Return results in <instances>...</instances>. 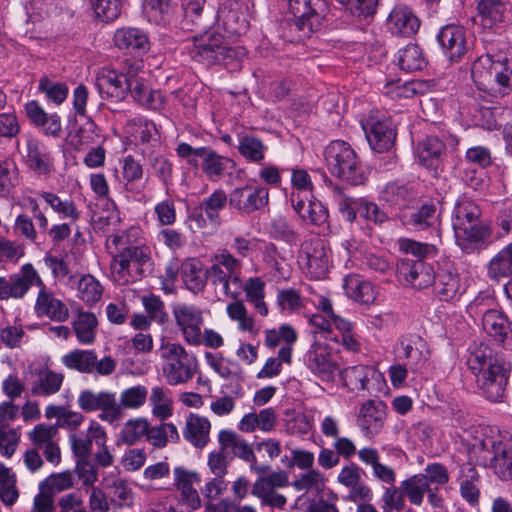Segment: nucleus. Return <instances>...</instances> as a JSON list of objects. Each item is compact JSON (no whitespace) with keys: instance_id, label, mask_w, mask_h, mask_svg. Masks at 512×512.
I'll return each instance as SVG.
<instances>
[{"instance_id":"36","label":"nucleus","mask_w":512,"mask_h":512,"mask_svg":"<svg viewBox=\"0 0 512 512\" xmlns=\"http://www.w3.org/2000/svg\"><path fill=\"white\" fill-rule=\"evenodd\" d=\"M128 93L141 106L159 110L164 106L165 98L160 90H152L144 77L131 83Z\"/></svg>"},{"instance_id":"17","label":"nucleus","mask_w":512,"mask_h":512,"mask_svg":"<svg viewBox=\"0 0 512 512\" xmlns=\"http://www.w3.org/2000/svg\"><path fill=\"white\" fill-rule=\"evenodd\" d=\"M305 363L308 369L322 381H333L339 367L327 345L316 342L307 351Z\"/></svg>"},{"instance_id":"19","label":"nucleus","mask_w":512,"mask_h":512,"mask_svg":"<svg viewBox=\"0 0 512 512\" xmlns=\"http://www.w3.org/2000/svg\"><path fill=\"white\" fill-rule=\"evenodd\" d=\"M57 435V426L45 423L36 425L28 433V439L33 444V448L42 452L45 459L53 465H57L61 461Z\"/></svg>"},{"instance_id":"28","label":"nucleus","mask_w":512,"mask_h":512,"mask_svg":"<svg viewBox=\"0 0 512 512\" xmlns=\"http://www.w3.org/2000/svg\"><path fill=\"white\" fill-rule=\"evenodd\" d=\"M182 27L187 30H205L213 24V9L205 7V0H183Z\"/></svg>"},{"instance_id":"29","label":"nucleus","mask_w":512,"mask_h":512,"mask_svg":"<svg viewBox=\"0 0 512 512\" xmlns=\"http://www.w3.org/2000/svg\"><path fill=\"white\" fill-rule=\"evenodd\" d=\"M477 9L483 26L492 27L512 19V4L509 0H478Z\"/></svg>"},{"instance_id":"16","label":"nucleus","mask_w":512,"mask_h":512,"mask_svg":"<svg viewBox=\"0 0 512 512\" xmlns=\"http://www.w3.org/2000/svg\"><path fill=\"white\" fill-rule=\"evenodd\" d=\"M268 201V189L262 186L245 185L233 189L229 194V205L242 214L260 210Z\"/></svg>"},{"instance_id":"45","label":"nucleus","mask_w":512,"mask_h":512,"mask_svg":"<svg viewBox=\"0 0 512 512\" xmlns=\"http://www.w3.org/2000/svg\"><path fill=\"white\" fill-rule=\"evenodd\" d=\"M340 376L346 386H353L352 389L369 390V380L380 377V374L372 367L357 365L345 368Z\"/></svg>"},{"instance_id":"25","label":"nucleus","mask_w":512,"mask_h":512,"mask_svg":"<svg viewBox=\"0 0 512 512\" xmlns=\"http://www.w3.org/2000/svg\"><path fill=\"white\" fill-rule=\"evenodd\" d=\"M414 153L420 165L437 170L446 154V145L437 136H427L417 143Z\"/></svg>"},{"instance_id":"13","label":"nucleus","mask_w":512,"mask_h":512,"mask_svg":"<svg viewBox=\"0 0 512 512\" xmlns=\"http://www.w3.org/2000/svg\"><path fill=\"white\" fill-rule=\"evenodd\" d=\"M226 41L218 32L204 31L193 37L189 56L195 62L206 66L217 65L219 57L224 51Z\"/></svg>"},{"instance_id":"38","label":"nucleus","mask_w":512,"mask_h":512,"mask_svg":"<svg viewBox=\"0 0 512 512\" xmlns=\"http://www.w3.org/2000/svg\"><path fill=\"white\" fill-rule=\"evenodd\" d=\"M222 450L231 449L234 456L245 462H256V455L252 445L231 430H221L218 435Z\"/></svg>"},{"instance_id":"42","label":"nucleus","mask_w":512,"mask_h":512,"mask_svg":"<svg viewBox=\"0 0 512 512\" xmlns=\"http://www.w3.org/2000/svg\"><path fill=\"white\" fill-rule=\"evenodd\" d=\"M98 320L94 313L89 311H77V317L72 326L77 340L82 345H90L95 341Z\"/></svg>"},{"instance_id":"32","label":"nucleus","mask_w":512,"mask_h":512,"mask_svg":"<svg viewBox=\"0 0 512 512\" xmlns=\"http://www.w3.org/2000/svg\"><path fill=\"white\" fill-rule=\"evenodd\" d=\"M387 26L392 34L410 37L418 31L420 22L410 8L397 6L391 11Z\"/></svg>"},{"instance_id":"26","label":"nucleus","mask_w":512,"mask_h":512,"mask_svg":"<svg viewBox=\"0 0 512 512\" xmlns=\"http://www.w3.org/2000/svg\"><path fill=\"white\" fill-rule=\"evenodd\" d=\"M301 259L309 273L317 278L324 276L328 271L329 255L322 239L305 242Z\"/></svg>"},{"instance_id":"12","label":"nucleus","mask_w":512,"mask_h":512,"mask_svg":"<svg viewBox=\"0 0 512 512\" xmlns=\"http://www.w3.org/2000/svg\"><path fill=\"white\" fill-rule=\"evenodd\" d=\"M175 323L186 344L200 342V333L204 325V311L189 303H179L172 310Z\"/></svg>"},{"instance_id":"54","label":"nucleus","mask_w":512,"mask_h":512,"mask_svg":"<svg viewBox=\"0 0 512 512\" xmlns=\"http://www.w3.org/2000/svg\"><path fill=\"white\" fill-rule=\"evenodd\" d=\"M103 293V287L100 282L92 275H83L77 283V297L92 306L97 303Z\"/></svg>"},{"instance_id":"30","label":"nucleus","mask_w":512,"mask_h":512,"mask_svg":"<svg viewBox=\"0 0 512 512\" xmlns=\"http://www.w3.org/2000/svg\"><path fill=\"white\" fill-rule=\"evenodd\" d=\"M417 198L412 186L400 181L388 182L380 192V200L390 207L399 209V212L402 208H408Z\"/></svg>"},{"instance_id":"53","label":"nucleus","mask_w":512,"mask_h":512,"mask_svg":"<svg viewBox=\"0 0 512 512\" xmlns=\"http://www.w3.org/2000/svg\"><path fill=\"white\" fill-rule=\"evenodd\" d=\"M400 489L412 505L421 506L426 490H428V484L422 473H419L402 481L400 483Z\"/></svg>"},{"instance_id":"11","label":"nucleus","mask_w":512,"mask_h":512,"mask_svg":"<svg viewBox=\"0 0 512 512\" xmlns=\"http://www.w3.org/2000/svg\"><path fill=\"white\" fill-rule=\"evenodd\" d=\"M62 363L69 369L101 376H108L116 369V361L111 356L99 360L94 350H73L62 357Z\"/></svg>"},{"instance_id":"61","label":"nucleus","mask_w":512,"mask_h":512,"mask_svg":"<svg viewBox=\"0 0 512 512\" xmlns=\"http://www.w3.org/2000/svg\"><path fill=\"white\" fill-rule=\"evenodd\" d=\"M146 438L153 446L162 448L167 444L168 440L178 441L179 433L174 424L162 423L159 426L148 427Z\"/></svg>"},{"instance_id":"31","label":"nucleus","mask_w":512,"mask_h":512,"mask_svg":"<svg viewBox=\"0 0 512 512\" xmlns=\"http://www.w3.org/2000/svg\"><path fill=\"white\" fill-rule=\"evenodd\" d=\"M115 45L127 53L143 55L150 48L147 34L139 28L124 27L114 34Z\"/></svg>"},{"instance_id":"56","label":"nucleus","mask_w":512,"mask_h":512,"mask_svg":"<svg viewBox=\"0 0 512 512\" xmlns=\"http://www.w3.org/2000/svg\"><path fill=\"white\" fill-rule=\"evenodd\" d=\"M229 202V197L222 189L215 190L210 196L205 198L200 209L204 211L209 221L217 226L221 224L220 211Z\"/></svg>"},{"instance_id":"15","label":"nucleus","mask_w":512,"mask_h":512,"mask_svg":"<svg viewBox=\"0 0 512 512\" xmlns=\"http://www.w3.org/2000/svg\"><path fill=\"white\" fill-rule=\"evenodd\" d=\"M216 20L229 35H241L248 29L247 7L236 0H228L222 3L216 14L213 13V21Z\"/></svg>"},{"instance_id":"43","label":"nucleus","mask_w":512,"mask_h":512,"mask_svg":"<svg viewBox=\"0 0 512 512\" xmlns=\"http://www.w3.org/2000/svg\"><path fill=\"white\" fill-rule=\"evenodd\" d=\"M483 330L495 340L503 342L510 331L508 317L499 309L486 312L482 317Z\"/></svg>"},{"instance_id":"46","label":"nucleus","mask_w":512,"mask_h":512,"mask_svg":"<svg viewBox=\"0 0 512 512\" xmlns=\"http://www.w3.org/2000/svg\"><path fill=\"white\" fill-rule=\"evenodd\" d=\"M436 294L443 301H449L456 297L460 288L459 276L456 272L442 269L435 274L433 282Z\"/></svg>"},{"instance_id":"40","label":"nucleus","mask_w":512,"mask_h":512,"mask_svg":"<svg viewBox=\"0 0 512 512\" xmlns=\"http://www.w3.org/2000/svg\"><path fill=\"white\" fill-rule=\"evenodd\" d=\"M32 383L31 393L34 396L48 397L56 394L62 387L64 375L48 368L40 369Z\"/></svg>"},{"instance_id":"62","label":"nucleus","mask_w":512,"mask_h":512,"mask_svg":"<svg viewBox=\"0 0 512 512\" xmlns=\"http://www.w3.org/2000/svg\"><path fill=\"white\" fill-rule=\"evenodd\" d=\"M41 196L56 213L61 215V217L68 218L73 222L79 219L80 213L73 201L61 200L56 194L51 192H42Z\"/></svg>"},{"instance_id":"10","label":"nucleus","mask_w":512,"mask_h":512,"mask_svg":"<svg viewBox=\"0 0 512 512\" xmlns=\"http://www.w3.org/2000/svg\"><path fill=\"white\" fill-rule=\"evenodd\" d=\"M42 278L31 263L24 264L17 273L0 277V300L22 299L31 287L41 286Z\"/></svg>"},{"instance_id":"22","label":"nucleus","mask_w":512,"mask_h":512,"mask_svg":"<svg viewBox=\"0 0 512 512\" xmlns=\"http://www.w3.org/2000/svg\"><path fill=\"white\" fill-rule=\"evenodd\" d=\"M39 288L34 312L38 317H46L51 321L65 322L69 318V309L67 305L50 291L42 281Z\"/></svg>"},{"instance_id":"21","label":"nucleus","mask_w":512,"mask_h":512,"mask_svg":"<svg viewBox=\"0 0 512 512\" xmlns=\"http://www.w3.org/2000/svg\"><path fill=\"white\" fill-rule=\"evenodd\" d=\"M385 416L386 404L379 399H370L361 405L357 425L364 436L372 438L380 432Z\"/></svg>"},{"instance_id":"23","label":"nucleus","mask_w":512,"mask_h":512,"mask_svg":"<svg viewBox=\"0 0 512 512\" xmlns=\"http://www.w3.org/2000/svg\"><path fill=\"white\" fill-rule=\"evenodd\" d=\"M437 41L451 62L459 61L467 52L466 34L461 26L442 27L437 35Z\"/></svg>"},{"instance_id":"41","label":"nucleus","mask_w":512,"mask_h":512,"mask_svg":"<svg viewBox=\"0 0 512 512\" xmlns=\"http://www.w3.org/2000/svg\"><path fill=\"white\" fill-rule=\"evenodd\" d=\"M200 160L202 171L211 181L221 179L233 163L229 158L219 155L210 147H206Z\"/></svg>"},{"instance_id":"33","label":"nucleus","mask_w":512,"mask_h":512,"mask_svg":"<svg viewBox=\"0 0 512 512\" xmlns=\"http://www.w3.org/2000/svg\"><path fill=\"white\" fill-rule=\"evenodd\" d=\"M343 289L347 297L360 304L369 305L377 299L376 287L357 274H351L344 278Z\"/></svg>"},{"instance_id":"34","label":"nucleus","mask_w":512,"mask_h":512,"mask_svg":"<svg viewBox=\"0 0 512 512\" xmlns=\"http://www.w3.org/2000/svg\"><path fill=\"white\" fill-rule=\"evenodd\" d=\"M25 164L37 175H48L52 169L50 151L38 140H28L26 144Z\"/></svg>"},{"instance_id":"49","label":"nucleus","mask_w":512,"mask_h":512,"mask_svg":"<svg viewBox=\"0 0 512 512\" xmlns=\"http://www.w3.org/2000/svg\"><path fill=\"white\" fill-rule=\"evenodd\" d=\"M424 84L421 81L400 80L388 81L382 88V92L393 100L408 99L423 93Z\"/></svg>"},{"instance_id":"37","label":"nucleus","mask_w":512,"mask_h":512,"mask_svg":"<svg viewBox=\"0 0 512 512\" xmlns=\"http://www.w3.org/2000/svg\"><path fill=\"white\" fill-rule=\"evenodd\" d=\"M493 457L489 467L502 481L512 480V449L505 443L492 442Z\"/></svg>"},{"instance_id":"7","label":"nucleus","mask_w":512,"mask_h":512,"mask_svg":"<svg viewBox=\"0 0 512 512\" xmlns=\"http://www.w3.org/2000/svg\"><path fill=\"white\" fill-rule=\"evenodd\" d=\"M287 3L295 27L302 37H310L320 29L328 11L325 0H287Z\"/></svg>"},{"instance_id":"59","label":"nucleus","mask_w":512,"mask_h":512,"mask_svg":"<svg viewBox=\"0 0 512 512\" xmlns=\"http://www.w3.org/2000/svg\"><path fill=\"white\" fill-rule=\"evenodd\" d=\"M148 396L145 386L137 385L127 388L120 394L118 405L120 406V419L123 417V409H137L144 405Z\"/></svg>"},{"instance_id":"50","label":"nucleus","mask_w":512,"mask_h":512,"mask_svg":"<svg viewBox=\"0 0 512 512\" xmlns=\"http://www.w3.org/2000/svg\"><path fill=\"white\" fill-rule=\"evenodd\" d=\"M242 290L245 292L246 300L253 304L256 311L266 316L268 308L264 302L265 283L259 277H251L245 283L242 281Z\"/></svg>"},{"instance_id":"1","label":"nucleus","mask_w":512,"mask_h":512,"mask_svg":"<svg viewBox=\"0 0 512 512\" xmlns=\"http://www.w3.org/2000/svg\"><path fill=\"white\" fill-rule=\"evenodd\" d=\"M140 229L131 227L121 234H112L106 248L112 255L110 264L114 279L121 285L135 283L153 271L151 249L138 244Z\"/></svg>"},{"instance_id":"64","label":"nucleus","mask_w":512,"mask_h":512,"mask_svg":"<svg viewBox=\"0 0 512 512\" xmlns=\"http://www.w3.org/2000/svg\"><path fill=\"white\" fill-rule=\"evenodd\" d=\"M38 89L45 94L49 101L57 105L63 103L69 93V88L65 83L56 82L47 77L40 79Z\"/></svg>"},{"instance_id":"58","label":"nucleus","mask_w":512,"mask_h":512,"mask_svg":"<svg viewBox=\"0 0 512 512\" xmlns=\"http://www.w3.org/2000/svg\"><path fill=\"white\" fill-rule=\"evenodd\" d=\"M95 17L102 22L109 23L116 20L122 11V0H90Z\"/></svg>"},{"instance_id":"44","label":"nucleus","mask_w":512,"mask_h":512,"mask_svg":"<svg viewBox=\"0 0 512 512\" xmlns=\"http://www.w3.org/2000/svg\"><path fill=\"white\" fill-rule=\"evenodd\" d=\"M481 209L470 198L463 195L461 196L454 207L452 215L453 229L465 226L468 223L480 221Z\"/></svg>"},{"instance_id":"24","label":"nucleus","mask_w":512,"mask_h":512,"mask_svg":"<svg viewBox=\"0 0 512 512\" xmlns=\"http://www.w3.org/2000/svg\"><path fill=\"white\" fill-rule=\"evenodd\" d=\"M174 473V485L180 492L181 500L193 510L201 507V498L198 491L193 487L201 481L200 475L184 467H176Z\"/></svg>"},{"instance_id":"27","label":"nucleus","mask_w":512,"mask_h":512,"mask_svg":"<svg viewBox=\"0 0 512 512\" xmlns=\"http://www.w3.org/2000/svg\"><path fill=\"white\" fill-rule=\"evenodd\" d=\"M95 86L103 98L117 100H123L129 90L127 79H123L117 70L107 68H103L97 73Z\"/></svg>"},{"instance_id":"5","label":"nucleus","mask_w":512,"mask_h":512,"mask_svg":"<svg viewBox=\"0 0 512 512\" xmlns=\"http://www.w3.org/2000/svg\"><path fill=\"white\" fill-rule=\"evenodd\" d=\"M471 76L480 90H498L505 94L512 89V59L493 60L490 55L480 56L472 65Z\"/></svg>"},{"instance_id":"14","label":"nucleus","mask_w":512,"mask_h":512,"mask_svg":"<svg viewBox=\"0 0 512 512\" xmlns=\"http://www.w3.org/2000/svg\"><path fill=\"white\" fill-rule=\"evenodd\" d=\"M453 230L456 245L466 254H473L485 249L492 236L489 224L481 220Z\"/></svg>"},{"instance_id":"8","label":"nucleus","mask_w":512,"mask_h":512,"mask_svg":"<svg viewBox=\"0 0 512 512\" xmlns=\"http://www.w3.org/2000/svg\"><path fill=\"white\" fill-rule=\"evenodd\" d=\"M398 217L406 228L413 231L433 229L441 237L440 212L437 205L431 200L415 201L408 208H402Z\"/></svg>"},{"instance_id":"3","label":"nucleus","mask_w":512,"mask_h":512,"mask_svg":"<svg viewBox=\"0 0 512 512\" xmlns=\"http://www.w3.org/2000/svg\"><path fill=\"white\" fill-rule=\"evenodd\" d=\"M159 356L162 376L170 386L188 383L199 369L197 357L177 342L162 341Z\"/></svg>"},{"instance_id":"4","label":"nucleus","mask_w":512,"mask_h":512,"mask_svg":"<svg viewBox=\"0 0 512 512\" xmlns=\"http://www.w3.org/2000/svg\"><path fill=\"white\" fill-rule=\"evenodd\" d=\"M205 278L216 294L238 299L242 291V261L228 250H220L213 256V264L206 269Z\"/></svg>"},{"instance_id":"55","label":"nucleus","mask_w":512,"mask_h":512,"mask_svg":"<svg viewBox=\"0 0 512 512\" xmlns=\"http://www.w3.org/2000/svg\"><path fill=\"white\" fill-rule=\"evenodd\" d=\"M400 69L406 72L421 70L426 61L420 47L416 44H409L400 49L397 56Z\"/></svg>"},{"instance_id":"63","label":"nucleus","mask_w":512,"mask_h":512,"mask_svg":"<svg viewBox=\"0 0 512 512\" xmlns=\"http://www.w3.org/2000/svg\"><path fill=\"white\" fill-rule=\"evenodd\" d=\"M148 432V422L137 418L128 420L120 431V440L127 445H134Z\"/></svg>"},{"instance_id":"60","label":"nucleus","mask_w":512,"mask_h":512,"mask_svg":"<svg viewBox=\"0 0 512 512\" xmlns=\"http://www.w3.org/2000/svg\"><path fill=\"white\" fill-rule=\"evenodd\" d=\"M324 475L315 469H310L306 473L298 475L292 482V487L297 491H315L321 492L325 487Z\"/></svg>"},{"instance_id":"20","label":"nucleus","mask_w":512,"mask_h":512,"mask_svg":"<svg viewBox=\"0 0 512 512\" xmlns=\"http://www.w3.org/2000/svg\"><path fill=\"white\" fill-rule=\"evenodd\" d=\"M401 281L415 289H425L435 281L433 267L423 260L402 259L397 265Z\"/></svg>"},{"instance_id":"48","label":"nucleus","mask_w":512,"mask_h":512,"mask_svg":"<svg viewBox=\"0 0 512 512\" xmlns=\"http://www.w3.org/2000/svg\"><path fill=\"white\" fill-rule=\"evenodd\" d=\"M174 11L171 0H144L143 13L149 22L165 25L170 22Z\"/></svg>"},{"instance_id":"47","label":"nucleus","mask_w":512,"mask_h":512,"mask_svg":"<svg viewBox=\"0 0 512 512\" xmlns=\"http://www.w3.org/2000/svg\"><path fill=\"white\" fill-rule=\"evenodd\" d=\"M488 276L495 281L512 276V243L502 248L489 261Z\"/></svg>"},{"instance_id":"18","label":"nucleus","mask_w":512,"mask_h":512,"mask_svg":"<svg viewBox=\"0 0 512 512\" xmlns=\"http://www.w3.org/2000/svg\"><path fill=\"white\" fill-rule=\"evenodd\" d=\"M361 126L373 150L384 152L393 146L396 130L391 120L379 119L371 115L361 122Z\"/></svg>"},{"instance_id":"9","label":"nucleus","mask_w":512,"mask_h":512,"mask_svg":"<svg viewBox=\"0 0 512 512\" xmlns=\"http://www.w3.org/2000/svg\"><path fill=\"white\" fill-rule=\"evenodd\" d=\"M77 404L86 413L99 411V419L104 422L112 424L120 420V406L115 392L84 389L78 395Z\"/></svg>"},{"instance_id":"39","label":"nucleus","mask_w":512,"mask_h":512,"mask_svg":"<svg viewBox=\"0 0 512 512\" xmlns=\"http://www.w3.org/2000/svg\"><path fill=\"white\" fill-rule=\"evenodd\" d=\"M459 485L461 497L470 505H476L480 498V476L471 464L462 465L459 470Z\"/></svg>"},{"instance_id":"57","label":"nucleus","mask_w":512,"mask_h":512,"mask_svg":"<svg viewBox=\"0 0 512 512\" xmlns=\"http://www.w3.org/2000/svg\"><path fill=\"white\" fill-rule=\"evenodd\" d=\"M168 389L162 386H154L149 396L154 416L164 420L172 415V400L168 395Z\"/></svg>"},{"instance_id":"51","label":"nucleus","mask_w":512,"mask_h":512,"mask_svg":"<svg viewBox=\"0 0 512 512\" xmlns=\"http://www.w3.org/2000/svg\"><path fill=\"white\" fill-rule=\"evenodd\" d=\"M331 193L332 199L343 218L350 223L354 222L359 211L361 198L348 196L345 191L337 185L331 187Z\"/></svg>"},{"instance_id":"2","label":"nucleus","mask_w":512,"mask_h":512,"mask_svg":"<svg viewBox=\"0 0 512 512\" xmlns=\"http://www.w3.org/2000/svg\"><path fill=\"white\" fill-rule=\"evenodd\" d=\"M466 365L480 393L489 401H501L505 395L510 366L484 343L469 349Z\"/></svg>"},{"instance_id":"35","label":"nucleus","mask_w":512,"mask_h":512,"mask_svg":"<svg viewBox=\"0 0 512 512\" xmlns=\"http://www.w3.org/2000/svg\"><path fill=\"white\" fill-rule=\"evenodd\" d=\"M210 429L211 424L206 417L190 413L186 418L183 437L193 446L202 448L209 442Z\"/></svg>"},{"instance_id":"52","label":"nucleus","mask_w":512,"mask_h":512,"mask_svg":"<svg viewBox=\"0 0 512 512\" xmlns=\"http://www.w3.org/2000/svg\"><path fill=\"white\" fill-rule=\"evenodd\" d=\"M238 151L247 161L260 164L265 158L267 146L256 136L243 135L239 137Z\"/></svg>"},{"instance_id":"6","label":"nucleus","mask_w":512,"mask_h":512,"mask_svg":"<svg viewBox=\"0 0 512 512\" xmlns=\"http://www.w3.org/2000/svg\"><path fill=\"white\" fill-rule=\"evenodd\" d=\"M324 158L329 171L339 179L359 185L364 180V172L355 151L345 141H332L324 150Z\"/></svg>"}]
</instances>
